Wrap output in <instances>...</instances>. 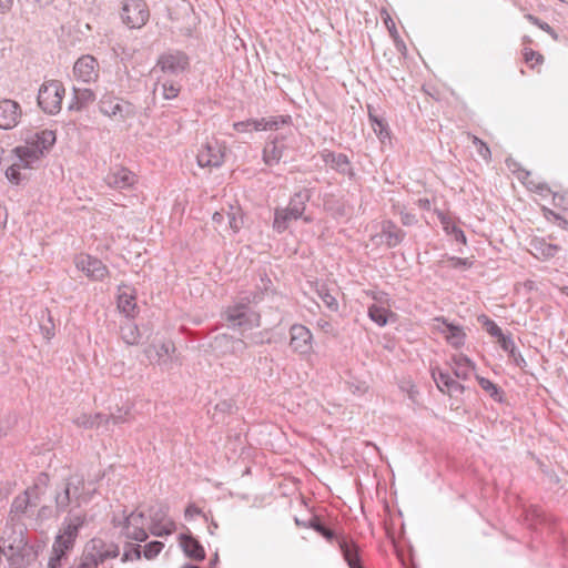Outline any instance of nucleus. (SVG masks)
<instances>
[{
  "instance_id": "ea45409f",
  "label": "nucleus",
  "mask_w": 568,
  "mask_h": 568,
  "mask_svg": "<svg viewBox=\"0 0 568 568\" xmlns=\"http://www.w3.org/2000/svg\"><path fill=\"white\" fill-rule=\"evenodd\" d=\"M478 322L483 325L485 331L493 337H496L497 341H503V337H507L508 335L504 334L501 328L487 315L478 316Z\"/></svg>"
},
{
  "instance_id": "4d7b16f0",
  "label": "nucleus",
  "mask_w": 568,
  "mask_h": 568,
  "mask_svg": "<svg viewBox=\"0 0 568 568\" xmlns=\"http://www.w3.org/2000/svg\"><path fill=\"white\" fill-rule=\"evenodd\" d=\"M97 559L91 554L83 551L79 562H73L69 568H98Z\"/></svg>"
},
{
  "instance_id": "3c124183",
  "label": "nucleus",
  "mask_w": 568,
  "mask_h": 568,
  "mask_svg": "<svg viewBox=\"0 0 568 568\" xmlns=\"http://www.w3.org/2000/svg\"><path fill=\"white\" fill-rule=\"evenodd\" d=\"M229 216V225L233 230V232H239L243 226V216L241 214V210L237 207L234 211V207H231V211L227 213Z\"/></svg>"
},
{
  "instance_id": "20e7f679",
  "label": "nucleus",
  "mask_w": 568,
  "mask_h": 568,
  "mask_svg": "<svg viewBox=\"0 0 568 568\" xmlns=\"http://www.w3.org/2000/svg\"><path fill=\"white\" fill-rule=\"evenodd\" d=\"M303 527L314 529L331 544L336 542L349 568H364L362 550L352 538L336 534L318 516H312Z\"/></svg>"
},
{
  "instance_id": "7c9ffc66",
  "label": "nucleus",
  "mask_w": 568,
  "mask_h": 568,
  "mask_svg": "<svg viewBox=\"0 0 568 568\" xmlns=\"http://www.w3.org/2000/svg\"><path fill=\"white\" fill-rule=\"evenodd\" d=\"M55 140V132L52 130H42L28 139L29 142L34 143V148L42 152V156L54 145Z\"/></svg>"
},
{
  "instance_id": "c9c22d12",
  "label": "nucleus",
  "mask_w": 568,
  "mask_h": 568,
  "mask_svg": "<svg viewBox=\"0 0 568 568\" xmlns=\"http://www.w3.org/2000/svg\"><path fill=\"white\" fill-rule=\"evenodd\" d=\"M368 317L378 326H385L388 323V317L394 316V313L388 308L372 304L367 311Z\"/></svg>"
},
{
  "instance_id": "473e14b6",
  "label": "nucleus",
  "mask_w": 568,
  "mask_h": 568,
  "mask_svg": "<svg viewBox=\"0 0 568 568\" xmlns=\"http://www.w3.org/2000/svg\"><path fill=\"white\" fill-rule=\"evenodd\" d=\"M120 334L123 342L128 345H136L141 338L140 329L131 318H126L121 323Z\"/></svg>"
},
{
  "instance_id": "13d9d810",
  "label": "nucleus",
  "mask_w": 568,
  "mask_h": 568,
  "mask_svg": "<svg viewBox=\"0 0 568 568\" xmlns=\"http://www.w3.org/2000/svg\"><path fill=\"white\" fill-rule=\"evenodd\" d=\"M525 19L530 22L531 24L536 26L537 28H539L540 30L549 33L550 36H557L552 28L546 22L544 21L542 19L536 17V16H532L530 13L528 14H525Z\"/></svg>"
},
{
  "instance_id": "f8f14e48",
  "label": "nucleus",
  "mask_w": 568,
  "mask_h": 568,
  "mask_svg": "<svg viewBox=\"0 0 568 568\" xmlns=\"http://www.w3.org/2000/svg\"><path fill=\"white\" fill-rule=\"evenodd\" d=\"M291 136L292 134H276L266 143L263 149V161L266 165L273 166L281 161L285 150L291 146Z\"/></svg>"
},
{
  "instance_id": "2f4dec72",
  "label": "nucleus",
  "mask_w": 568,
  "mask_h": 568,
  "mask_svg": "<svg viewBox=\"0 0 568 568\" xmlns=\"http://www.w3.org/2000/svg\"><path fill=\"white\" fill-rule=\"evenodd\" d=\"M454 375L463 381L469 378L471 371L475 369V364L466 355H455L452 358Z\"/></svg>"
},
{
  "instance_id": "338daca9",
  "label": "nucleus",
  "mask_w": 568,
  "mask_h": 568,
  "mask_svg": "<svg viewBox=\"0 0 568 568\" xmlns=\"http://www.w3.org/2000/svg\"><path fill=\"white\" fill-rule=\"evenodd\" d=\"M400 222L405 226H412V225H415L417 223V217H416L415 214H413L410 212L402 211L400 212Z\"/></svg>"
},
{
  "instance_id": "c756f323",
  "label": "nucleus",
  "mask_w": 568,
  "mask_h": 568,
  "mask_svg": "<svg viewBox=\"0 0 568 568\" xmlns=\"http://www.w3.org/2000/svg\"><path fill=\"white\" fill-rule=\"evenodd\" d=\"M368 108V119L372 125L373 131L382 143H384L387 139H390V130L388 123L379 115L375 113L374 108L371 105Z\"/></svg>"
},
{
  "instance_id": "4c0bfd02",
  "label": "nucleus",
  "mask_w": 568,
  "mask_h": 568,
  "mask_svg": "<svg viewBox=\"0 0 568 568\" xmlns=\"http://www.w3.org/2000/svg\"><path fill=\"white\" fill-rule=\"evenodd\" d=\"M480 387L495 400L501 403L504 400V390L488 378L476 376Z\"/></svg>"
},
{
  "instance_id": "e2e57ef3",
  "label": "nucleus",
  "mask_w": 568,
  "mask_h": 568,
  "mask_svg": "<svg viewBox=\"0 0 568 568\" xmlns=\"http://www.w3.org/2000/svg\"><path fill=\"white\" fill-rule=\"evenodd\" d=\"M473 143L477 148V152L483 159H488L490 156V150L484 141L477 136H473Z\"/></svg>"
},
{
  "instance_id": "dca6fc26",
  "label": "nucleus",
  "mask_w": 568,
  "mask_h": 568,
  "mask_svg": "<svg viewBox=\"0 0 568 568\" xmlns=\"http://www.w3.org/2000/svg\"><path fill=\"white\" fill-rule=\"evenodd\" d=\"M21 106L11 99L0 100V129L10 130L18 125L21 118Z\"/></svg>"
},
{
  "instance_id": "e433bc0d",
  "label": "nucleus",
  "mask_w": 568,
  "mask_h": 568,
  "mask_svg": "<svg viewBox=\"0 0 568 568\" xmlns=\"http://www.w3.org/2000/svg\"><path fill=\"white\" fill-rule=\"evenodd\" d=\"M77 539L67 536L62 532H58L52 544V550L60 554L68 555L73 550Z\"/></svg>"
},
{
  "instance_id": "423d86ee",
  "label": "nucleus",
  "mask_w": 568,
  "mask_h": 568,
  "mask_svg": "<svg viewBox=\"0 0 568 568\" xmlns=\"http://www.w3.org/2000/svg\"><path fill=\"white\" fill-rule=\"evenodd\" d=\"M65 89L62 82L50 80L44 82L38 92V104L41 110L48 114H57L61 110L62 99Z\"/></svg>"
},
{
  "instance_id": "09e8293b",
  "label": "nucleus",
  "mask_w": 568,
  "mask_h": 568,
  "mask_svg": "<svg viewBox=\"0 0 568 568\" xmlns=\"http://www.w3.org/2000/svg\"><path fill=\"white\" fill-rule=\"evenodd\" d=\"M106 546H109V544H106L101 538H93L88 542L84 551L87 554H91L94 559H97L98 555H100L106 548Z\"/></svg>"
},
{
  "instance_id": "aec40b11",
  "label": "nucleus",
  "mask_w": 568,
  "mask_h": 568,
  "mask_svg": "<svg viewBox=\"0 0 568 568\" xmlns=\"http://www.w3.org/2000/svg\"><path fill=\"white\" fill-rule=\"evenodd\" d=\"M23 517H32V513L30 509V499L28 495L21 493L14 497L11 504L9 520L7 524H22L21 519Z\"/></svg>"
},
{
  "instance_id": "37998d69",
  "label": "nucleus",
  "mask_w": 568,
  "mask_h": 568,
  "mask_svg": "<svg viewBox=\"0 0 568 568\" xmlns=\"http://www.w3.org/2000/svg\"><path fill=\"white\" fill-rule=\"evenodd\" d=\"M142 557V547L139 544L126 541L121 557L122 562L139 560Z\"/></svg>"
},
{
  "instance_id": "1a4fd4ad",
  "label": "nucleus",
  "mask_w": 568,
  "mask_h": 568,
  "mask_svg": "<svg viewBox=\"0 0 568 568\" xmlns=\"http://www.w3.org/2000/svg\"><path fill=\"white\" fill-rule=\"evenodd\" d=\"M226 145L216 139H212L202 145L196 160L201 168H220L224 163Z\"/></svg>"
},
{
  "instance_id": "2eb2a0df",
  "label": "nucleus",
  "mask_w": 568,
  "mask_h": 568,
  "mask_svg": "<svg viewBox=\"0 0 568 568\" xmlns=\"http://www.w3.org/2000/svg\"><path fill=\"white\" fill-rule=\"evenodd\" d=\"M377 237L381 239L388 248H394L403 243L406 237V232L398 227L392 220H384L381 223L379 234L373 236V240Z\"/></svg>"
},
{
  "instance_id": "680f3d73",
  "label": "nucleus",
  "mask_w": 568,
  "mask_h": 568,
  "mask_svg": "<svg viewBox=\"0 0 568 568\" xmlns=\"http://www.w3.org/2000/svg\"><path fill=\"white\" fill-rule=\"evenodd\" d=\"M382 19L384 20L385 27L389 32V36H399L398 30L396 28V24L394 20L390 18V16L387 13V11L383 10L381 12Z\"/></svg>"
},
{
  "instance_id": "8fccbe9b",
  "label": "nucleus",
  "mask_w": 568,
  "mask_h": 568,
  "mask_svg": "<svg viewBox=\"0 0 568 568\" xmlns=\"http://www.w3.org/2000/svg\"><path fill=\"white\" fill-rule=\"evenodd\" d=\"M130 409L118 408L115 413L103 418V423L106 425L112 422L114 425L122 424L129 420Z\"/></svg>"
},
{
  "instance_id": "bf43d9fd",
  "label": "nucleus",
  "mask_w": 568,
  "mask_h": 568,
  "mask_svg": "<svg viewBox=\"0 0 568 568\" xmlns=\"http://www.w3.org/2000/svg\"><path fill=\"white\" fill-rule=\"evenodd\" d=\"M68 555L60 554L51 549V555L48 560L47 568H62L63 562L68 559Z\"/></svg>"
},
{
  "instance_id": "4be33fe9",
  "label": "nucleus",
  "mask_w": 568,
  "mask_h": 568,
  "mask_svg": "<svg viewBox=\"0 0 568 568\" xmlns=\"http://www.w3.org/2000/svg\"><path fill=\"white\" fill-rule=\"evenodd\" d=\"M97 65L98 62L92 55H83L74 63V75L83 82H90L97 77Z\"/></svg>"
},
{
  "instance_id": "a878e982",
  "label": "nucleus",
  "mask_w": 568,
  "mask_h": 568,
  "mask_svg": "<svg viewBox=\"0 0 568 568\" xmlns=\"http://www.w3.org/2000/svg\"><path fill=\"white\" fill-rule=\"evenodd\" d=\"M443 323L444 328L442 332L445 334L446 341L455 348H459L465 344L466 334L459 325L449 323L446 318H437Z\"/></svg>"
},
{
  "instance_id": "72a5a7b5",
  "label": "nucleus",
  "mask_w": 568,
  "mask_h": 568,
  "mask_svg": "<svg viewBox=\"0 0 568 568\" xmlns=\"http://www.w3.org/2000/svg\"><path fill=\"white\" fill-rule=\"evenodd\" d=\"M499 345L503 348V351H505L508 354L509 358L517 367L524 368L526 366V359L517 349L510 334H508L507 337H503V341H499Z\"/></svg>"
},
{
  "instance_id": "c85d7f7f",
  "label": "nucleus",
  "mask_w": 568,
  "mask_h": 568,
  "mask_svg": "<svg viewBox=\"0 0 568 568\" xmlns=\"http://www.w3.org/2000/svg\"><path fill=\"white\" fill-rule=\"evenodd\" d=\"M95 100V94L91 89L73 88V99L70 102L69 111H82Z\"/></svg>"
},
{
  "instance_id": "f257e3e1",
  "label": "nucleus",
  "mask_w": 568,
  "mask_h": 568,
  "mask_svg": "<svg viewBox=\"0 0 568 568\" xmlns=\"http://www.w3.org/2000/svg\"><path fill=\"white\" fill-rule=\"evenodd\" d=\"M84 489L85 480L80 475L69 476L55 488L54 503L57 514L68 511L59 531L74 539L78 538L80 529L85 526L88 515L85 511H73V509H70V506L73 504L74 507L79 508L82 503L90 500Z\"/></svg>"
},
{
  "instance_id": "864d4df0",
  "label": "nucleus",
  "mask_w": 568,
  "mask_h": 568,
  "mask_svg": "<svg viewBox=\"0 0 568 568\" xmlns=\"http://www.w3.org/2000/svg\"><path fill=\"white\" fill-rule=\"evenodd\" d=\"M318 296L321 297L322 302L331 310V311H337L338 303L337 300L329 293V291L322 286L318 291Z\"/></svg>"
},
{
  "instance_id": "4468645a",
  "label": "nucleus",
  "mask_w": 568,
  "mask_h": 568,
  "mask_svg": "<svg viewBox=\"0 0 568 568\" xmlns=\"http://www.w3.org/2000/svg\"><path fill=\"white\" fill-rule=\"evenodd\" d=\"M290 346L294 352L301 355L311 353L313 335L306 326L302 324L292 325L290 328Z\"/></svg>"
},
{
  "instance_id": "a18cd8bd",
  "label": "nucleus",
  "mask_w": 568,
  "mask_h": 568,
  "mask_svg": "<svg viewBox=\"0 0 568 568\" xmlns=\"http://www.w3.org/2000/svg\"><path fill=\"white\" fill-rule=\"evenodd\" d=\"M103 418L104 416L101 414H97L95 416L83 414L75 419V424L83 428H94L103 423Z\"/></svg>"
},
{
  "instance_id": "b1692460",
  "label": "nucleus",
  "mask_w": 568,
  "mask_h": 568,
  "mask_svg": "<svg viewBox=\"0 0 568 568\" xmlns=\"http://www.w3.org/2000/svg\"><path fill=\"white\" fill-rule=\"evenodd\" d=\"M265 334L266 333H264V332H258V333L251 334L248 336V341H250L248 343H246L243 339H234L233 337L223 334L221 336H216L215 337V343H219V344L232 343L233 349L243 351L248 345H263L264 343H270L271 339L270 338H265Z\"/></svg>"
},
{
  "instance_id": "f3484780",
  "label": "nucleus",
  "mask_w": 568,
  "mask_h": 568,
  "mask_svg": "<svg viewBox=\"0 0 568 568\" xmlns=\"http://www.w3.org/2000/svg\"><path fill=\"white\" fill-rule=\"evenodd\" d=\"M321 158L325 165H328L337 173L347 175L349 179H353L355 176L354 169L352 168L351 161L346 154L324 150L321 153Z\"/></svg>"
},
{
  "instance_id": "69168bd1",
  "label": "nucleus",
  "mask_w": 568,
  "mask_h": 568,
  "mask_svg": "<svg viewBox=\"0 0 568 568\" xmlns=\"http://www.w3.org/2000/svg\"><path fill=\"white\" fill-rule=\"evenodd\" d=\"M41 332L47 339H50L54 336V324L52 323L51 316L48 313V324L40 325Z\"/></svg>"
},
{
  "instance_id": "f03ea898",
  "label": "nucleus",
  "mask_w": 568,
  "mask_h": 568,
  "mask_svg": "<svg viewBox=\"0 0 568 568\" xmlns=\"http://www.w3.org/2000/svg\"><path fill=\"white\" fill-rule=\"evenodd\" d=\"M0 547L10 568H24L38 558V547L28 540L24 524H7L0 537Z\"/></svg>"
},
{
  "instance_id": "0e129e2a",
  "label": "nucleus",
  "mask_w": 568,
  "mask_h": 568,
  "mask_svg": "<svg viewBox=\"0 0 568 568\" xmlns=\"http://www.w3.org/2000/svg\"><path fill=\"white\" fill-rule=\"evenodd\" d=\"M449 265L454 268H469L471 262L468 258L450 256L448 257Z\"/></svg>"
},
{
  "instance_id": "412c9836",
  "label": "nucleus",
  "mask_w": 568,
  "mask_h": 568,
  "mask_svg": "<svg viewBox=\"0 0 568 568\" xmlns=\"http://www.w3.org/2000/svg\"><path fill=\"white\" fill-rule=\"evenodd\" d=\"M180 545L187 558L195 561H202L205 558L203 546L190 531L180 535Z\"/></svg>"
},
{
  "instance_id": "7ed1b4c3",
  "label": "nucleus",
  "mask_w": 568,
  "mask_h": 568,
  "mask_svg": "<svg viewBox=\"0 0 568 568\" xmlns=\"http://www.w3.org/2000/svg\"><path fill=\"white\" fill-rule=\"evenodd\" d=\"M263 292H250L240 296L222 314L227 325L242 332L260 327L261 315L252 305H257L263 300Z\"/></svg>"
},
{
  "instance_id": "bb28decb",
  "label": "nucleus",
  "mask_w": 568,
  "mask_h": 568,
  "mask_svg": "<svg viewBox=\"0 0 568 568\" xmlns=\"http://www.w3.org/2000/svg\"><path fill=\"white\" fill-rule=\"evenodd\" d=\"M311 190L301 189L290 197L288 204L285 207L292 215L303 217V213H305L306 204L311 200Z\"/></svg>"
},
{
  "instance_id": "f704fd0d",
  "label": "nucleus",
  "mask_w": 568,
  "mask_h": 568,
  "mask_svg": "<svg viewBox=\"0 0 568 568\" xmlns=\"http://www.w3.org/2000/svg\"><path fill=\"white\" fill-rule=\"evenodd\" d=\"M158 83H161L162 97L165 100H172L178 98L182 90L181 81L176 78H168L164 80H161L159 78Z\"/></svg>"
},
{
  "instance_id": "49530a36",
  "label": "nucleus",
  "mask_w": 568,
  "mask_h": 568,
  "mask_svg": "<svg viewBox=\"0 0 568 568\" xmlns=\"http://www.w3.org/2000/svg\"><path fill=\"white\" fill-rule=\"evenodd\" d=\"M163 548L164 544L162 541H150L142 549V556H144V558L148 560H152L162 551Z\"/></svg>"
},
{
  "instance_id": "9b49d317",
  "label": "nucleus",
  "mask_w": 568,
  "mask_h": 568,
  "mask_svg": "<svg viewBox=\"0 0 568 568\" xmlns=\"http://www.w3.org/2000/svg\"><path fill=\"white\" fill-rule=\"evenodd\" d=\"M100 112L110 118L125 120L133 116V106L129 102L121 103L118 98L111 94H104L99 101Z\"/></svg>"
},
{
  "instance_id": "39448f33",
  "label": "nucleus",
  "mask_w": 568,
  "mask_h": 568,
  "mask_svg": "<svg viewBox=\"0 0 568 568\" xmlns=\"http://www.w3.org/2000/svg\"><path fill=\"white\" fill-rule=\"evenodd\" d=\"M191 67V59L182 50L168 49L163 51L156 60L154 71L160 70L169 78L179 79L182 74L186 73Z\"/></svg>"
},
{
  "instance_id": "5701e85b",
  "label": "nucleus",
  "mask_w": 568,
  "mask_h": 568,
  "mask_svg": "<svg viewBox=\"0 0 568 568\" xmlns=\"http://www.w3.org/2000/svg\"><path fill=\"white\" fill-rule=\"evenodd\" d=\"M18 158V162L23 165L24 169L32 166V163L39 161L42 158V152L34 148V143L27 140L26 145H20L11 151Z\"/></svg>"
},
{
  "instance_id": "6ab92c4d",
  "label": "nucleus",
  "mask_w": 568,
  "mask_h": 568,
  "mask_svg": "<svg viewBox=\"0 0 568 568\" xmlns=\"http://www.w3.org/2000/svg\"><path fill=\"white\" fill-rule=\"evenodd\" d=\"M432 377L438 389L444 394L447 393L449 396H453L454 394H463L465 392V386L456 382L447 372L434 368Z\"/></svg>"
},
{
  "instance_id": "5fc2aeb1",
  "label": "nucleus",
  "mask_w": 568,
  "mask_h": 568,
  "mask_svg": "<svg viewBox=\"0 0 568 568\" xmlns=\"http://www.w3.org/2000/svg\"><path fill=\"white\" fill-rule=\"evenodd\" d=\"M523 54L525 62L529 64L531 68H535V65L540 64L544 61V57L539 52H536L528 47L524 48Z\"/></svg>"
},
{
  "instance_id": "cd10ccee",
  "label": "nucleus",
  "mask_w": 568,
  "mask_h": 568,
  "mask_svg": "<svg viewBox=\"0 0 568 568\" xmlns=\"http://www.w3.org/2000/svg\"><path fill=\"white\" fill-rule=\"evenodd\" d=\"M300 219V216L292 215L286 207L277 206L274 209L272 229L276 234H283L290 229L293 221H297Z\"/></svg>"
},
{
  "instance_id": "774afa93",
  "label": "nucleus",
  "mask_w": 568,
  "mask_h": 568,
  "mask_svg": "<svg viewBox=\"0 0 568 568\" xmlns=\"http://www.w3.org/2000/svg\"><path fill=\"white\" fill-rule=\"evenodd\" d=\"M392 44L402 54L406 52V44L402 38H389Z\"/></svg>"
},
{
  "instance_id": "9d476101",
  "label": "nucleus",
  "mask_w": 568,
  "mask_h": 568,
  "mask_svg": "<svg viewBox=\"0 0 568 568\" xmlns=\"http://www.w3.org/2000/svg\"><path fill=\"white\" fill-rule=\"evenodd\" d=\"M288 121H291L290 115L270 116L267 119H247L245 121L235 122L233 128L237 132L277 130L280 124H285Z\"/></svg>"
},
{
  "instance_id": "79ce46f5",
  "label": "nucleus",
  "mask_w": 568,
  "mask_h": 568,
  "mask_svg": "<svg viewBox=\"0 0 568 568\" xmlns=\"http://www.w3.org/2000/svg\"><path fill=\"white\" fill-rule=\"evenodd\" d=\"M176 529L175 523L173 520H168L166 523H151L150 532L156 537H166L173 534Z\"/></svg>"
},
{
  "instance_id": "052dcab7",
  "label": "nucleus",
  "mask_w": 568,
  "mask_h": 568,
  "mask_svg": "<svg viewBox=\"0 0 568 568\" xmlns=\"http://www.w3.org/2000/svg\"><path fill=\"white\" fill-rule=\"evenodd\" d=\"M200 515L204 518L205 521H209V515L203 513L201 508H199L195 504H190L184 511V517L186 520L193 519L194 516Z\"/></svg>"
},
{
  "instance_id": "de8ad7c7",
  "label": "nucleus",
  "mask_w": 568,
  "mask_h": 568,
  "mask_svg": "<svg viewBox=\"0 0 568 568\" xmlns=\"http://www.w3.org/2000/svg\"><path fill=\"white\" fill-rule=\"evenodd\" d=\"M23 168V165L19 162H14L11 165L8 166L4 174L6 178L9 180L10 183L19 185L22 176L20 173V170Z\"/></svg>"
},
{
  "instance_id": "a211bd4d",
  "label": "nucleus",
  "mask_w": 568,
  "mask_h": 568,
  "mask_svg": "<svg viewBox=\"0 0 568 568\" xmlns=\"http://www.w3.org/2000/svg\"><path fill=\"white\" fill-rule=\"evenodd\" d=\"M108 186L115 190H124L131 187L135 181V174L126 168L115 166L104 178Z\"/></svg>"
},
{
  "instance_id": "6e6552de",
  "label": "nucleus",
  "mask_w": 568,
  "mask_h": 568,
  "mask_svg": "<svg viewBox=\"0 0 568 568\" xmlns=\"http://www.w3.org/2000/svg\"><path fill=\"white\" fill-rule=\"evenodd\" d=\"M144 518V513L132 511L130 515L124 517L123 521H119L115 518H113L112 523L115 527L122 526L121 534L126 539L142 542L149 538V534L143 527Z\"/></svg>"
},
{
  "instance_id": "a19ab883",
  "label": "nucleus",
  "mask_w": 568,
  "mask_h": 568,
  "mask_svg": "<svg viewBox=\"0 0 568 568\" xmlns=\"http://www.w3.org/2000/svg\"><path fill=\"white\" fill-rule=\"evenodd\" d=\"M169 514V506L162 503H159L149 509V516L151 519V523H166L168 520H171L168 518Z\"/></svg>"
},
{
  "instance_id": "c03bdc74",
  "label": "nucleus",
  "mask_w": 568,
  "mask_h": 568,
  "mask_svg": "<svg viewBox=\"0 0 568 568\" xmlns=\"http://www.w3.org/2000/svg\"><path fill=\"white\" fill-rule=\"evenodd\" d=\"M118 307L119 310L126 315L128 318L133 317V312L136 307V304L134 303V297L122 294L118 298Z\"/></svg>"
},
{
  "instance_id": "ddd939ff",
  "label": "nucleus",
  "mask_w": 568,
  "mask_h": 568,
  "mask_svg": "<svg viewBox=\"0 0 568 568\" xmlns=\"http://www.w3.org/2000/svg\"><path fill=\"white\" fill-rule=\"evenodd\" d=\"M74 264L93 281H102L109 273L108 267L101 260L89 254H80L75 257Z\"/></svg>"
},
{
  "instance_id": "0eeeda50",
  "label": "nucleus",
  "mask_w": 568,
  "mask_h": 568,
  "mask_svg": "<svg viewBox=\"0 0 568 568\" xmlns=\"http://www.w3.org/2000/svg\"><path fill=\"white\" fill-rule=\"evenodd\" d=\"M121 17L130 29H140L149 21V7L144 0H125Z\"/></svg>"
},
{
  "instance_id": "393cba45",
  "label": "nucleus",
  "mask_w": 568,
  "mask_h": 568,
  "mask_svg": "<svg viewBox=\"0 0 568 568\" xmlns=\"http://www.w3.org/2000/svg\"><path fill=\"white\" fill-rule=\"evenodd\" d=\"M176 348L173 342H164L159 346H151L149 347L145 353L149 358H152V353L155 354L156 362L159 365L170 368V365L173 362V355L175 353Z\"/></svg>"
},
{
  "instance_id": "58836bf2",
  "label": "nucleus",
  "mask_w": 568,
  "mask_h": 568,
  "mask_svg": "<svg viewBox=\"0 0 568 568\" xmlns=\"http://www.w3.org/2000/svg\"><path fill=\"white\" fill-rule=\"evenodd\" d=\"M438 217L440 220V223L444 227V230L446 231L447 234H452L454 236V239L462 243V244H466L467 243V239H466V235L464 233V231L462 229H459L458 226H456L455 224H453L449 219L444 214V213H438Z\"/></svg>"
},
{
  "instance_id": "603ef678",
  "label": "nucleus",
  "mask_w": 568,
  "mask_h": 568,
  "mask_svg": "<svg viewBox=\"0 0 568 568\" xmlns=\"http://www.w3.org/2000/svg\"><path fill=\"white\" fill-rule=\"evenodd\" d=\"M120 555V548L116 544H109L106 548L97 557L98 566L104 562L106 559L116 558Z\"/></svg>"
},
{
  "instance_id": "6e6d98bb",
  "label": "nucleus",
  "mask_w": 568,
  "mask_h": 568,
  "mask_svg": "<svg viewBox=\"0 0 568 568\" xmlns=\"http://www.w3.org/2000/svg\"><path fill=\"white\" fill-rule=\"evenodd\" d=\"M24 495H28L29 499H30V509H31V513H32V516L34 515V511H36V508L38 507L40 500H41V495H40V490H39V487L37 485L32 486V487H29L27 488L24 491H23Z\"/></svg>"
}]
</instances>
